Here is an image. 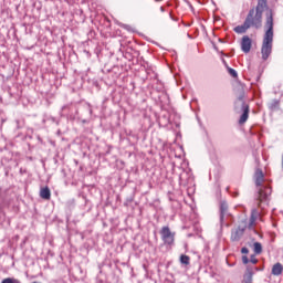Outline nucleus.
I'll return each instance as SVG.
<instances>
[{
  "label": "nucleus",
  "mask_w": 283,
  "mask_h": 283,
  "mask_svg": "<svg viewBox=\"0 0 283 283\" xmlns=\"http://www.w3.org/2000/svg\"><path fill=\"white\" fill-rule=\"evenodd\" d=\"M190 262H191V258H189V255H187V254H181L180 255V263L181 264H185L186 266H189Z\"/></svg>",
  "instance_id": "2eb2a0df"
},
{
  "label": "nucleus",
  "mask_w": 283,
  "mask_h": 283,
  "mask_svg": "<svg viewBox=\"0 0 283 283\" xmlns=\"http://www.w3.org/2000/svg\"><path fill=\"white\" fill-rule=\"evenodd\" d=\"M268 1L269 0H258V4L255 7L256 10H261L262 12H264V10H266L268 8Z\"/></svg>",
  "instance_id": "4468645a"
},
{
  "label": "nucleus",
  "mask_w": 283,
  "mask_h": 283,
  "mask_svg": "<svg viewBox=\"0 0 283 283\" xmlns=\"http://www.w3.org/2000/svg\"><path fill=\"white\" fill-rule=\"evenodd\" d=\"M125 30H129V25L124 24Z\"/></svg>",
  "instance_id": "4be33fe9"
},
{
  "label": "nucleus",
  "mask_w": 283,
  "mask_h": 283,
  "mask_svg": "<svg viewBox=\"0 0 283 283\" xmlns=\"http://www.w3.org/2000/svg\"><path fill=\"white\" fill-rule=\"evenodd\" d=\"M269 109L271 112H277L280 109V99H272L269 104Z\"/></svg>",
  "instance_id": "ddd939ff"
},
{
  "label": "nucleus",
  "mask_w": 283,
  "mask_h": 283,
  "mask_svg": "<svg viewBox=\"0 0 283 283\" xmlns=\"http://www.w3.org/2000/svg\"><path fill=\"white\" fill-rule=\"evenodd\" d=\"M272 275H282L283 273V265L282 263L277 262L272 266Z\"/></svg>",
  "instance_id": "f8f14e48"
},
{
  "label": "nucleus",
  "mask_w": 283,
  "mask_h": 283,
  "mask_svg": "<svg viewBox=\"0 0 283 283\" xmlns=\"http://www.w3.org/2000/svg\"><path fill=\"white\" fill-rule=\"evenodd\" d=\"M62 109H67V106H63V108Z\"/></svg>",
  "instance_id": "b1692460"
},
{
  "label": "nucleus",
  "mask_w": 283,
  "mask_h": 283,
  "mask_svg": "<svg viewBox=\"0 0 283 283\" xmlns=\"http://www.w3.org/2000/svg\"><path fill=\"white\" fill-rule=\"evenodd\" d=\"M231 218V213H229V203L227 201L220 202V224L221 227H229V223H226L224 219Z\"/></svg>",
  "instance_id": "423d86ee"
},
{
  "label": "nucleus",
  "mask_w": 283,
  "mask_h": 283,
  "mask_svg": "<svg viewBox=\"0 0 283 283\" xmlns=\"http://www.w3.org/2000/svg\"><path fill=\"white\" fill-rule=\"evenodd\" d=\"M234 109L237 112H243L242 115L240 116L239 125H244V123L249 120V112H250L249 104L244 102V93L239 95L237 102L234 103Z\"/></svg>",
  "instance_id": "20e7f679"
},
{
  "label": "nucleus",
  "mask_w": 283,
  "mask_h": 283,
  "mask_svg": "<svg viewBox=\"0 0 283 283\" xmlns=\"http://www.w3.org/2000/svg\"><path fill=\"white\" fill-rule=\"evenodd\" d=\"M263 14H264V11H261L260 9H255V8L250 9L243 24L237 25L233 29V32H235L237 34H247V31L250 30V28L260 30V28H262Z\"/></svg>",
  "instance_id": "f03ea898"
},
{
  "label": "nucleus",
  "mask_w": 283,
  "mask_h": 283,
  "mask_svg": "<svg viewBox=\"0 0 283 283\" xmlns=\"http://www.w3.org/2000/svg\"><path fill=\"white\" fill-rule=\"evenodd\" d=\"M250 262H251L252 264H258V259L255 258L254 254L251 255Z\"/></svg>",
  "instance_id": "6ab92c4d"
},
{
  "label": "nucleus",
  "mask_w": 283,
  "mask_h": 283,
  "mask_svg": "<svg viewBox=\"0 0 283 283\" xmlns=\"http://www.w3.org/2000/svg\"><path fill=\"white\" fill-rule=\"evenodd\" d=\"M160 11H161V12H165V7H160Z\"/></svg>",
  "instance_id": "5701e85b"
},
{
  "label": "nucleus",
  "mask_w": 283,
  "mask_h": 283,
  "mask_svg": "<svg viewBox=\"0 0 283 283\" xmlns=\"http://www.w3.org/2000/svg\"><path fill=\"white\" fill-rule=\"evenodd\" d=\"M159 234L161 235V241L165 244V247H174L176 244V232H171V229L169 226H164Z\"/></svg>",
  "instance_id": "39448f33"
},
{
  "label": "nucleus",
  "mask_w": 283,
  "mask_h": 283,
  "mask_svg": "<svg viewBox=\"0 0 283 283\" xmlns=\"http://www.w3.org/2000/svg\"><path fill=\"white\" fill-rule=\"evenodd\" d=\"M253 45V41L249 35H244L241 40V50L244 54H249L251 52V48Z\"/></svg>",
  "instance_id": "6e6552de"
},
{
  "label": "nucleus",
  "mask_w": 283,
  "mask_h": 283,
  "mask_svg": "<svg viewBox=\"0 0 283 283\" xmlns=\"http://www.w3.org/2000/svg\"><path fill=\"white\" fill-rule=\"evenodd\" d=\"M244 228H237L235 230H232L231 232V240L232 242H240V240H242V237L244 235Z\"/></svg>",
  "instance_id": "1a4fd4ad"
},
{
  "label": "nucleus",
  "mask_w": 283,
  "mask_h": 283,
  "mask_svg": "<svg viewBox=\"0 0 283 283\" xmlns=\"http://www.w3.org/2000/svg\"><path fill=\"white\" fill-rule=\"evenodd\" d=\"M242 262H243V264H249V256L243 255L242 256Z\"/></svg>",
  "instance_id": "aec40b11"
},
{
  "label": "nucleus",
  "mask_w": 283,
  "mask_h": 283,
  "mask_svg": "<svg viewBox=\"0 0 283 283\" xmlns=\"http://www.w3.org/2000/svg\"><path fill=\"white\" fill-rule=\"evenodd\" d=\"M265 28H268V30L264 33L261 46L263 61H268L269 56H271V53L273 52V9H269L265 13Z\"/></svg>",
  "instance_id": "f257e3e1"
},
{
  "label": "nucleus",
  "mask_w": 283,
  "mask_h": 283,
  "mask_svg": "<svg viewBox=\"0 0 283 283\" xmlns=\"http://www.w3.org/2000/svg\"><path fill=\"white\" fill-rule=\"evenodd\" d=\"M259 217H260V212L258 211V209H255V208L252 209L248 229L251 230V229H253V227H255V221L258 220Z\"/></svg>",
  "instance_id": "9d476101"
},
{
  "label": "nucleus",
  "mask_w": 283,
  "mask_h": 283,
  "mask_svg": "<svg viewBox=\"0 0 283 283\" xmlns=\"http://www.w3.org/2000/svg\"><path fill=\"white\" fill-rule=\"evenodd\" d=\"M254 253L256 255H260V253H262V243H260V242L254 243Z\"/></svg>",
  "instance_id": "dca6fc26"
},
{
  "label": "nucleus",
  "mask_w": 283,
  "mask_h": 283,
  "mask_svg": "<svg viewBox=\"0 0 283 283\" xmlns=\"http://www.w3.org/2000/svg\"><path fill=\"white\" fill-rule=\"evenodd\" d=\"M1 283H21V281H19V279L7 277L3 279Z\"/></svg>",
  "instance_id": "f3484780"
},
{
  "label": "nucleus",
  "mask_w": 283,
  "mask_h": 283,
  "mask_svg": "<svg viewBox=\"0 0 283 283\" xmlns=\"http://www.w3.org/2000/svg\"><path fill=\"white\" fill-rule=\"evenodd\" d=\"M40 198H42V200H50L52 198V192L50 191V187L46 186L44 188H41Z\"/></svg>",
  "instance_id": "9b49d317"
},
{
  "label": "nucleus",
  "mask_w": 283,
  "mask_h": 283,
  "mask_svg": "<svg viewBox=\"0 0 283 283\" xmlns=\"http://www.w3.org/2000/svg\"><path fill=\"white\" fill-rule=\"evenodd\" d=\"M228 73L232 78H238V72L234 69L228 66Z\"/></svg>",
  "instance_id": "a211bd4d"
},
{
  "label": "nucleus",
  "mask_w": 283,
  "mask_h": 283,
  "mask_svg": "<svg viewBox=\"0 0 283 283\" xmlns=\"http://www.w3.org/2000/svg\"><path fill=\"white\" fill-rule=\"evenodd\" d=\"M255 186L258 187V207H262V203L269 202L271 193L273 192L270 186L262 185L264 182V172L262 169H256L254 174Z\"/></svg>",
  "instance_id": "7ed1b4c3"
},
{
  "label": "nucleus",
  "mask_w": 283,
  "mask_h": 283,
  "mask_svg": "<svg viewBox=\"0 0 283 283\" xmlns=\"http://www.w3.org/2000/svg\"><path fill=\"white\" fill-rule=\"evenodd\" d=\"M241 253L247 254L249 253V248L244 247L241 249Z\"/></svg>",
  "instance_id": "412c9836"
},
{
  "label": "nucleus",
  "mask_w": 283,
  "mask_h": 283,
  "mask_svg": "<svg viewBox=\"0 0 283 283\" xmlns=\"http://www.w3.org/2000/svg\"><path fill=\"white\" fill-rule=\"evenodd\" d=\"M260 271L256 266H247L245 273L243 274L242 283H253V275H255V272Z\"/></svg>",
  "instance_id": "0eeeda50"
}]
</instances>
